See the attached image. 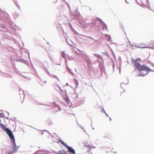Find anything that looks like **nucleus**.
I'll return each mask as SVG.
<instances>
[{"mask_svg":"<svg viewBox=\"0 0 154 154\" xmlns=\"http://www.w3.org/2000/svg\"><path fill=\"white\" fill-rule=\"evenodd\" d=\"M0 127L6 132L11 139L13 144L12 150L11 152V154H13L14 152H16L19 146H16L14 137L12 132L9 129L7 128L2 123H0Z\"/></svg>","mask_w":154,"mask_h":154,"instance_id":"nucleus-1","label":"nucleus"},{"mask_svg":"<svg viewBox=\"0 0 154 154\" xmlns=\"http://www.w3.org/2000/svg\"><path fill=\"white\" fill-rule=\"evenodd\" d=\"M140 59L138 58L137 59L135 60L132 58L131 59V61L132 64H134V66L138 69L140 70L141 72L142 71L143 68L144 67L145 65H143L141 66L140 64Z\"/></svg>","mask_w":154,"mask_h":154,"instance_id":"nucleus-2","label":"nucleus"},{"mask_svg":"<svg viewBox=\"0 0 154 154\" xmlns=\"http://www.w3.org/2000/svg\"><path fill=\"white\" fill-rule=\"evenodd\" d=\"M59 141L61 143V144L65 146L68 149V151L70 152L72 154H75V150L73 149L72 147H70L67 145L64 142L60 139L59 140Z\"/></svg>","mask_w":154,"mask_h":154,"instance_id":"nucleus-3","label":"nucleus"},{"mask_svg":"<svg viewBox=\"0 0 154 154\" xmlns=\"http://www.w3.org/2000/svg\"><path fill=\"white\" fill-rule=\"evenodd\" d=\"M143 67V69L142 71H146V72L145 73L143 74L142 73V72H141L140 74L138 75L137 76H144L146 75L150 71L154 72V70H153L152 69H151L149 68L145 65L144 67Z\"/></svg>","mask_w":154,"mask_h":154,"instance_id":"nucleus-4","label":"nucleus"},{"mask_svg":"<svg viewBox=\"0 0 154 154\" xmlns=\"http://www.w3.org/2000/svg\"><path fill=\"white\" fill-rule=\"evenodd\" d=\"M138 4L140 6L144 7L146 6L148 7L149 3L148 1H136Z\"/></svg>","mask_w":154,"mask_h":154,"instance_id":"nucleus-5","label":"nucleus"},{"mask_svg":"<svg viewBox=\"0 0 154 154\" xmlns=\"http://www.w3.org/2000/svg\"><path fill=\"white\" fill-rule=\"evenodd\" d=\"M46 72L47 74L48 75H49L51 77L56 78V79H57L58 81H59V78L57 77V76L54 75H52V74H50V72H49L47 70H46Z\"/></svg>","mask_w":154,"mask_h":154,"instance_id":"nucleus-6","label":"nucleus"},{"mask_svg":"<svg viewBox=\"0 0 154 154\" xmlns=\"http://www.w3.org/2000/svg\"><path fill=\"white\" fill-rule=\"evenodd\" d=\"M131 45L132 47L133 46H134L135 47H136V48H151V47H141L140 46H139V45L138 44H134V45H131V44H130Z\"/></svg>","mask_w":154,"mask_h":154,"instance_id":"nucleus-7","label":"nucleus"},{"mask_svg":"<svg viewBox=\"0 0 154 154\" xmlns=\"http://www.w3.org/2000/svg\"><path fill=\"white\" fill-rule=\"evenodd\" d=\"M66 102L67 103V105L65 103V105L66 106L70 107L71 105V102L68 99V98H66L65 99Z\"/></svg>","mask_w":154,"mask_h":154,"instance_id":"nucleus-8","label":"nucleus"},{"mask_svg":"<svg viewBox=\"0 0 154 154\" xmlns=\"http://www.w3.org/2000/svg\"><path fill=\"white\" fill-rule=\"evenodd\" d=\"M101 25L103 26V30H104L105 29H107V26L104 22H103V23Z\"/></svg>","mask_w":154,"mask_h":154,"instance_id":"nucleus-9","label":"nucleus"},{"mask_svg":"<svg viewBox=\"0 0 154 154\" xmlns=\"http://www.w3.org/2000/svg\"><path fill=\"white\" fill-rule=\"evenodd\" d=\"M105 36L106 38L107 39L108 41L110 42L111 41L110 35L107 34H106L105 35Z\"/></svg>","mask_w":154,"mask_h":154,"instance_id":"nucleus-10","label":"nucleus"},{"mask_svg":"<svg viewBox=\"0 0 154 154\" xmlns=\"http://www.w3.org/2000/svg\"><path fill=\"white\" fill-rule=\"evenodd\" d=\"M93 55L97 57L98 58H100L101 59V60H102L103 59L102 57L100 55L97 54H93Z\"/></svg>","mask_w":154,"mask_h":154,"instance_id":"nucleus-11","label":"nucleus"},{"mask_svg":"<svg viewBox=\"0 0 154 154\" xmlns=\"http://www.w3.org/2000/svg\"><path fill=\"white\" fill-rule=\"evenodd\" d=\"M85 61L87 63L88 65L89 64H91V61L90 60V59L89 58H88L87 59H86L85 60Z\"/></svg>","mask_w":154,"mask_h":154,"instance_id":"nucleus-12","label":"nucleus"},{"mask_svg":"<svg viewBox=\"0 0 154 154\" xmlns=\"http://www.w3.org/2000/svg\"><path fill=\"white\" fill-rule=\"evenodd\" d=\"M61 55L62 57L65 58L66 57V54L65 53H64V52H61Z\"/></svg>","mask_w":154,"mask_h":154,"instance_id":"nucleus-13","label":"nucleus"},{"mask_svg":"<svg viewBox=\"0 0 154 154\" xmlns=\"http://www.w3.org/2000/svg\"><path fill=\"white\" fill-rule=\"evenodd\" d=\"M67 71L68 72L70 73L72 75H73V73L71 71V69H70L69 68H68V69L67 70Z\"/></svg>","mask_w":154,"mask_h":154,"instance_id":"nucleus-14","label":"nucleus"},{"mask_svg":"<svg viewBox=\"0 0 154 154\" xmlns=\"http://www.w3.org/2000/svg\"><path fill=\"white\" fill-rule=\"evenodd\" d=\"M75 85L76 87L77 88L78 85V82L77 80H75Z\"/></svg>","mask_w":154,"mask_h":154,"instance_id":"nucleus-15","label":"nucleus"},{"mask_svg":"<svg viewBox=\"0 0 154 154\" xmlns=\"http://www.w3.org/2000/svg\"><path fill=\"white\" fill-rule=\"evenodd\" d=\"M97 20L99 21L100 22V23L101 24H102L103 23V22L101 19L99 18H97Z\"/></svg>","mask_w":154,"mask_h":154,"instance_id":"nucleus-16","label":"nucleus"},{"mask_svg":"<svg viewBox=\"0 0 154 154\" xmlns=\"http://www.w3.org/2000/svg\"><path fill=\"white\" fill-rule=\"evenodd\" d=\"M14 3L16 5V6L17 7L19 8H20V7L19 5L16 2V1L15 2H14Z\"/></svg>","mask_w":154,"mask_h":154,"instance_id":"nucleus-17","label":"nucleus"},{"mask_svg":"<svg viewBox=\"0 0 154 154\" xmlns=\"http://www.w3.org/2000/svg\"><path fill=\"white\" fill-rule=\"evenodd\" d=\"M0 117H4V115L3 113H0Z\"/></svg>","mask_w":154,"mask_h":154,"instance_id":"nucleus-18","label":"nucleus"},{"mask_svg":"<svg viewBox=\"0 0 154 154\" xmlns=\"http://www.w3.org/2000/svg\"><path fill=\"white\" fill-rule=\"evenodd\" d=\"M5 26L4 25L0 24V28H5Z\"/></svg>","mask_w":154,"mask_h":154,"instance_id":"nucleus-19","label":"nucleus"},{"mask_svg":"<svg viewBox=\"0 0 154 154\" xmlns=\"http://www.w3.org/2000/svg\"><path fill=\"white\" fill-rule=\"evenodd\" d=\"M126 1V2L128 4H129L131 3L130 1Z\"/></svg>","mask_w":154,"mask_h":154,"instance_id":"nucleus-20","label":"nucleus"},{"mask_svg":"<svg viewBox=\"0 0 154 154\" xmlns=\"http://www.w3.org/2000/svg\"><path fill=\"white\" fill-rule=\"evenodd\" d=\"M58 87L59 88V89H60V91L61 92H63V91L60 88V87L59 86H58Z\"/></svg>","mask_w":154,"mask_h":154,"instance_id":"nucleus-21","label":"nucleus"},{"mask_svg":"<svg viewBox=\"0 0 154 154\" xmlns=\"http://www.w3.org/2000/svg\"><path fill=\"white\" fill-rule=\"evenodd\" d=\"M56 106L59 108V111L61 110V108H60V106L57 105H56Z\"/></svg>","mask_w":154,"mask_h":154,"instance_id":"nucleus-22","label":"nucleus"},{"mask_svg":"<svg viewBox=\"0 0 154 154\" xmlns=\"http://www.w3.org/2000/svg\"><path fill=\"white\" fill-rule=\"evenodd\" d=\"M44 131H45L46 132H47L49 134H51L49 132V131H48L47 130H44Z\"/></svg>","mask_w":154,"mask_h":154,"instance_id":"nucleus-23","label":"nucleus"},{"mask_svg":"<svg viewBox=\"0 0 154 154\" xmlns=\"http://www.w3.org/2000/svg\"><path fill=\"white\" fill-rule=\"evenodd\" d=\"M21 61L23 63L26 62V61L24 60H21Z\"/></svg>","mask_w":154,"mask_h":154,"instance_id":"nucleus-24","label":"nucleus"},{"mask_svg":"<svg viewBox=\"0 0 154 154\" xmlns=\"http://www.w3.org/2000/svg\"><path fill=\"white\" fill-rule=\"evenodd\" d=\"M79 126H80V127H81V128H82L83 130H84V131L85 132H86V131L84 130V128H83L80 125H79Z\"/></svg>","mask_w":154,"mask_h":154,"instance_id":"nucleus-25","label":"nucleus"},{"mask_svg":"<svg viewBox=\"0 0 154 154\" xmlns=\"http://www.w3.org/2000/svg\"><path fill=\"white\" fill-rule=\"evenodd\" d=\"M119 61H120V60L121 61H122V59H121V57H119Z\"/></svg>","mask_w":154,"mask_h":154,"instance_id":"nucleus-26","label":"nucleus"},{"mask_svg":"<svg viewBox=\"0 0 154 154\" xmlns=\"http://www.w3.org/2000/svg\"><path fill=\"white\" fill-rule=\"evenodd\" d=\"M60 152V151H59L58 152V154H64V153H59Z\"/></svg>","mask_w":154,"mask_h":154,"instance_id":"nucleus-27","label":"nucleus"},{"mask_svg":"<svg viewBox=\"0 0 154 154\" xmlns=\"http://www.w3.org/2000/svg\"><path fill=\"white\" fill-rule=\"evenodd\" d=\"M104 113H105V114H106V115L107 116H108V114H106L105 112V111L104 110Z\"/></svg>","mask_w":154,"mask_h":154,"instance_id":"nucleus-28","label":"nucleus"},{"mask_svg":"<svg viewBox=\"0 0 154 154\" xmlns=\"http://www.w3.org/2000/svg\"><path fill=\"white\" fill-rule=\"evenodd\" d=\"M19 92H22L23 93V91L22 90H20L19 91Z\"/></svg>","mask_w":154,"mask_h":154,"instance_id":"nucleus-29","label":"nucleus"},{"mask_svg":"<svg viewBox=\"0 0 154 154\" xmlns=\"http://www.w3.org/2000/svg\"><path fill=\"white\" fill-rule=\"evenodd\" d=\"M112 66H113V70H114V67H115V65L114 64Z\"/></svg>","mask_w":154,"mask_h":154,"instance_id":"nucleus-30","label":"nucleus"},{"mask_svg":"<svg viewBox=\"0 0 154 154\" xmlns=\"http://www.w3.org/2000/svg\"><path fill=\"white\" fill-rule=\"evenodd\" d=\"M68 7H69V11H70V6H69V5H68Z\"/></svg>","mask_w":154,"mask_h":154,"instance_id":"nucleus-31","label":"nucleus"},{"mask_svg":"<svg viewBox=\"0 0 154 154\" xmlns=\"http://www.w3.org/2000/svg\"><path fill=\"white\" fill-rule=\"evenodd\" d=\"M53 103H54V104H55V105H57V104H56V102H53Z\"/></svg>","mask_w":154,"mask_h":154,"instance_id":"nucleus-32","label":"nucleus"},{"mask_svg":"<svg viewBox=\"0 0 154 154\" xmlns=\"http://www.w3.org/2000/svg\"><path fill=\"white\" fill-rule=\"evenodd\" d=\"M66 68L67 69V70L68 69V68H69L67 66H66Z\"/></svg>","mask_w":154,"mask_h":154,"instance_id":"nucleus-33","label":"nucleus"},{"mask_svg":"<svg viewBox=\"0 0 154 154\" xmlns=\"http://www.w3.org/2000/svg\"><path fill=\"white\" fill-rule=\"evenodd\" d=\"M47 43L49 45L50 44H49V42H47Z\"/></svg>","mask_w":154,"mask_h":154,"instance_id":"nucleus-34","label":"nucleus"},{"mask_svg":"<svg viewBox=\"0 0 154 154\" xmlns=\"http://www.w3.org/2000/svg\"><path fill=\"white\" fill-rule=\"evenodd\" d=\"M99 66H100V63H99Z\"/></svg>","mask_w":154,"mask_h":154,"instance_id":"nucleus-35","label":"nucleus"},{"mask_svg":"<svg viewBox=\"0 0 154 154\" xmlns=\"http://www.w3.org/2000/svg\"><path fill=\"white\" fill-rule=\"evenodd\" d=\"M66 85H67V86L68 85V83H67L66 84Z\"/></svg>","mask_w":154,"mask_h":154,"instance_id":"nucleus-36","label":"nucleus"},{"mask_svg":"<svg viewBox=\"0 0 154 154\" xmlns=\"http://www.w3.org/2000/svg\"><path fill=\"white\" fill-rule=\"evenodd\" d=\"M107 54V53L106 52H105V54Z\"/></svg>","mask_w":154,"mask_h":154,"instance_id":"nucleus-37","label":"nucleus"},{"mask_svg":"<svg viewBox=\"0 0 154 154\" xmlns=\"http://www.w3.org/2000/svg\"><path fill=\"white\" fill-rule=\"evenodd\" d=\"M119 73H121V70L119 69Z\"/></svg>","mask_w":154,"mask_h":154,"instance_id":"nucleus-38","label":"nucleus"},{"mask_svg":"<svg viewBox=\"0 0 154 154\" xmlns=\"http://www.w3.org/2000/svg\"><path fill=\"white\" fill-rule=\"evenodd\" d=\"M77 11V9H76V10H75V11Z\"/></svg>","mask_w":154,"mask_h":154,"instance_id":"nucleus-39","label":"nucleus"},{"mask_svg":"<svg viewBox=\"0 0 154 154\" xmlns=\"http://www.w3.org/2000/svg\"><path fill=\"white\" fill-rule=\"evenodd\" d=\"M92 129H93V130H94V128H93V127L92 128Z\"/></svg>","mask_w":154,"mask_h":154,"instance_id":"nucleus-40","label":"nucleus"},{"mask_svg":"<svg viewBox=\"0 0 154 154\" xmlns=\"http://www.w3.org/2000/svg\"><path fill=\"white\" fill-rule=\"evenodd\" d=\"M111 118H110V121H111Z\"/></svg>","mask_w":154,"mask_h":154,"instance_id":"nucleus-41","label":"nucleus"},{"mask_svg":"<svg viewBox=\"0 0 154 154\" xmlns=\"http://www.w3.org/2000/svg\"><path fill=\"white\" fill-rule=\"evenodd\" d=\"M97 62H99V60H97Z\"/></svg>","mask_w":154,"mask_h":154,"instance_id":"nucleus-42","label":"nucleus"},{"mask_svg":"<svg viewBox=\"0 0 154 154\" xmlns=\"http://www.w3.org/2000/svg\"><path fill=\"white\" fill-rule=\"evenodd\" d=\"M107 56H108V57L109 56V54H107Z\"/></svg>","mask_w":154,"mask_h":154,"instance_id":"nucleus-43","label":"nucleus"},{"mask_svg":"<svg viewBox=\"0 0 154 154\" xmlns=\"http://www.w3.org/2000/svg\"><path fill=\"white\" fill-rule=\"evenodd\" d=\"M8 115H9V112H8Z\"/></svg>","mask_w":154,"mask_h":154,"instance_id":"nucleus-44","label":"nucleus"},{"mask_svg":"<svg viewBox=\"0 0 154 154\" xmlns=\"http://www.w3.org/2000/svg\"><path fill=\"white\" fill-rule=\"evenodd\" d=\"M75 70L76 72V69H75Z\"/></svg>","mask_w":154,"mask_h":154,"instance_id":"nucleus-45","label":"nucleus"},{"mask_svg":"<svg viewBox=\"0 0 154 154\" xmlns=\"http://www.w3.org/2000/svg\"><path fill=\"white\" fill-rule=\"evenodd\" d=\"M114 57H115V55H114Z\"/></svg>","mask_w":154,"mask_h":154,"instance_id":"nucleus-46","label":"nucleus"}]
</instances>
